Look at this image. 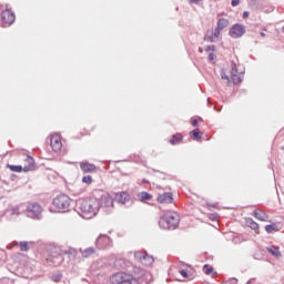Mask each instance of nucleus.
<instances>
[{
	"label": "nucleus",
	"instance_id": "1",
	"mask_svg": "<svg viewBox=\"0 0 284 284\" xmlns=\"http://www.w3.org/2000/svg\"><path fill=\"white\" fill-rule=\"evenodd\" d=\"M74 210L80 216H82V219H94V216L99 214V199H80L75 202Z\"/></svg>",
	"mask_w": 284,
	"mask_h": 284
},
{
	"label": "nucleus",
	"instance_id": "2",
	"mask_svg": "<svg viewBox=\"0 0 284 284\" xmlns=\"http://www.w3.org/2000/svg\"><path fill=\"white\" fill-rule=\"evenodd\" d=\"M179 221L178 213L166 212L160 217L159 225L162 230H176Z\"/></svg>",
	"mask_w": 284,
	"mask_h": 284
},
{
	"label": "nucleus",
	"instance_id": "3",
	"mask_svg": "<svg viewBox=\"0 0 284 284\" xmlns=\"http://www.w3.org/2000/svg\"><path fill=\"white\" fill-rule=\"evenodd\" d=\"M110 283L111 284H141L143 283V278L142 277L136 278L130 274L120 272V273H114L110 277Z\"/></svg>",
	"mask_w": 284,
	"mask_h": 284
},
{
	"label": "nucleus",
	"instance_id": "4",
	"mask_svg": "<svg viewBox=\"0 0 284 284\" xmlns=\"http://www.w3.org/2000/svg\"><path fill=\"white\" fill-rule=\"evenodd\" d=\"M99 201V211L102 210L104 214H112L114 212V199L112 195L105 193L101 195Z\"/></svg>",
	"mask_w": 284,
	"mask_h": 284
},
{
	"label": "nucleus",
	"instance_id": "5",
	"mask_svg": "<svg viewBox=\"0 0 284 284\" xmlns=\"http://www.w3.org/2000/svg\"><path fill=\"white\" fill-rule=\"evenodd\" d=\"M72 200L67 194H60L53 199V205L59 212H70Z\"/></svg>",
	"mask_w": 284,
	"mask_h": 284
},
{
	"label": "nucleus",
	"instance_id": "6",
	"mask_svg": "<svg viewBox=\"0 0 284 284\" xmlns=\"http://www.w3.org/2000/svg\"><path fill=\"white\" fill-rule=\"evenodd\" d=\"M28 219L34 221H41V214H43V206L38 202H29L26 209Z\"/></svg>",
	"mask_w": 284,
	"mask_h": 284
},
{
	"label": "nucleus",
	"instance_id": "7",
	"mask_svg": "<svg viewBox=\"0 0 284 284\" xmlns=\"http://www.w3.org/2000/svg\"><path fill=\"white\" fill-rule=\"evenodd\" d=\"M114 243L112 242V237L108 234H100L95 240V248L97 250H110Z\"/></svg>",
	"mask_w": 284,
	"mask_h": 284
},
{
	"label": "nucleus",
	"instance_id": "8",
	"mask_svg": "<svg viewBox=\"0 0 284 284\" xmlns=\"http://www.w3.org/2000/svg\"><path fill=\"white\" fill-rule=\"evenodd\" d=\"M229 34L232 39H241V37L245 34V26L241 23L233 24V27L229 31Z\"/></svg>",
	"mask_w": 284,
	"mask_h": 284
},
{
	"label": "nucleus",
	"instance_id": "9",
	"mask_svg": "<svg viewBox=\"0 0 284 284\" xmlns=\"http://www.w3.org/2000/svg\"><path fill=\"white\" fill-rule=\"evenodd\" d=\"M16 19L17 17L14 16V12H12L10 9H6L1 13V21L6 26H12Z\"/></svg>",
	"mask_w": 284,
	"mask_h": 284
},
{
	"label": "nucleus",
	"instance_id": "10",
	"mask_svg": "<svg viewBox=\"0 0 284 284\" xmlns=\"http://www.w3.org/2000/svg\"><path fill=\"white\" fill-rule=\"evenodd\" d=\"M50 144L53 152H61V149L63 148V143L61 142V135L59 134L51 135Z\"/></svg>",
	"mask_w": 284,
	"mask_h": 284
},
{
	"label": "nucleus",
	"instance_id": "11",
	"mask_svg": "<svg viewBox=\"0 0 284 284\" xmlns=\"http://www.w3.org/2000/svg\"><path fill=\"white\" fill-rule=\"evenodd\" d=\"M231 74H232V81L233 83H241L243 79L241 78V72H239V69L236 68V62H231Z\"/></svg>",
	"mask_w": 284,
	"mask_h": 284
},
{
	"label": "nucleus",
	"instance_id": "12",
	"mask_svg": "<svg viewBox=\"0 0 284 284\" xmlns=\"http://www.w3.org/2000/svg\"><path fill=\"white\" fill-rule=\"evenodd\" d=\"M115 199L118 203H121L122 205H125V203H130V201L132 200L130 193L128 192L116 193Z\"/></svg>",
	"mask_w": 284,
	"mask_h": 284
},
{
	"label": "nucleus",
	"instance_id": "13",
	"mask_svg": "<svg viewBox=\"0 0 284 284\" xmlns=\"http://www.w3.org/2000/svg\"><path fill=\"white\" fill-rule=\"evenodd\" d=\"M174 201V197L172 196V193L171 192H165L163 194H160L158 196V203H165V204H169V203H172Z\"/></svg>",
	"mask_w": 284,
	"mask_h": 284
},
{
	"label": "nucleus",
	"instance_id": "14",
	"mask_svg": "<svg viewBox=\"0 0 284 284\" xmlns=\"http://www.w3.org/2000/svg\"><path fill=\"white\" fill-rule=\"evenodd\" d=\"M80 254L82 258H90V256H93V254H97V248L93 246L87 247V248H80Z\"/></svg>",
	"mask_w": 284,
	"mask_h": 284
},
{
	"label": "nucleus",
	"instance_id": "15",
	"mask_svg": "<svg viewBox=\"0 0 284 284\" xmlns=\"http://www.w3.org/2000/svg\"><path fill=\"white\" fill-rule=\"evenodd\" d=\"M24 161L27 164L23 166V172H32L34 170V159L28 155Z\"/></svg>",
	"mask_w": 284,
	"mask_h": 284
},
{
	"label": "nucleus",
	"instance_id": "16",
	"mask_svg": "<svg viewBox=\"0 0 284 284\" xmlns=\"http://www.w3.org/2000/svg\"><path fill=\"white\" fill-rule=\"evenodd\" d=\"M21 212L19 211V207L9 209L4 212V216H10L9 221H12L19 216Z\"/></svg>",
	"mask_w": 284,
	"mask_h": 284
},
{
	"label": "nucleus",
	"instance_id": "17",
	"mask_svg": "<svg viewBox=\"0 0 284 284\" xmlns=\"http://www.w3.org/2000/svg\"><path fill=\"white\" fill-rule=\"evenodd\" d=\"M80 169L82 170V172L88 173V172H94V170H97V166L90 162H82L80 164Z\"/></svg>",
	"mask_w": 284,
	"mask_h": 284
},
{
	"label": "nucleus",
	"instance_id": "18",
	"mask_svg": "<svg viewBox=\"0 0 284 284\" xmlns=\"http://www.w3.org/2000/svg\"><path fill=\"white\" fill-rule=\"evenodd\" d=\"M253 216H255V219H257L258 221H267L270 219V216L267 215V213H265V211L262 210H255L253 212Z\"/></svg>",
	"mask_w": 284,
	"mask_h": 284
},
{
	"label": "nucleus",
	"instance_id": "19",
	"mask_svg": "<svg viewBox=\"0 0 284 284\" xmlns=\"http://www.w3.org/2000/svg\"><path fill=\"white\" fill-rule=\"evenodd\" d=\"M181 141H183V134H181V133H176V134L172 135V138L170 139L171 145H179V143H181Z\"/></svg>",
	"mask_w": 284,
	"mask_h": 284
},
{
	"label": "nucleus",
	"instance_id": "20",
	"mask_svg": "<svg viewBox=\"0 0 284 284\" xmlns=\"http://www.w3.org/2000/svg\"><path fill=\"white\" fill-rule=\"evenodd\" d=\"M267 252H270V254H272L273 256H276V258H281V256H283L281 250L276 246L267 247Z\"/></svg>",
	"mask_w": 284,
	"mask_h": 284
},
{
	"label": "nucleus",
	"instance_id": "21",
	"mask_svg": "<svg viewBox=\"0 0 284 284\" xmlns=\"http://www.w3.org/2000/svg\"><path fill=\"white\" fill-rule=\"evenodd\" d=\"M190 136L193 141H201V139H203V136L201 135V130L199 129L191 131Z\"/></svg>",
	"mask_w": 284,
	"mask_h": 284
},
{
	"label": "nucleus",
	"instance_id": "22",
	"mask_svg": "<svg viewBox=\"0 0 284 284\" xmlns=\"http://www.w3.org/2000/svg\"><path fill=\"white\" fill-rule=\"evenodd\" d=\"M227 26H230V20L225 19V18H221L217 21V28L220 30H225V28H227Z\"/></svg>",
	"mask_w": 284,
	"mask_h": 284
},
{
	"label": "nucleus",
	"instance_id": "23",
	"mask_svg": "<svg viewBox=\"0 0 284 284\" xmlns=\"http://www.w3.org/2000/svg\"><path fill=\"white\" fill-rule=\"evenodd\" d=\"M142 265H145L146 267L152 265L154 263V257L150 256L148 253H145L144 257L141 261Z\"/></svg>",
	"mask_w": 284,
	"mask_h": 284
},
{
	"label": "nucleus",
	"instance_id": "24",
	"mask_svg": "<svg viewBox=\"0 0 284 284\" xmlns=\"http://www.w3.org/2000/svg\"><path fill=\"white\" fill-rule=\"evenodd\" d=\"M265 231L267 234H272L273 232H278V229L276 227V224H267Z\"/></svg>",
	"mask_w": 284,
	"mask_h": 284
},
{
	"label": "nucleus",
	"instance_id": "25",
	"mask_svg": "<svg viewBox=\"0 0 284 284\" xmlns=\"http://www.w3.org/2000/svg\"><path fill=\"white\" fill-rule=\"evenodd\" d=\"M151 199H152V194L148 192H142L140 195V201L142 202L150 201Z\"/></svg>",
	"mask_w": 284,
	"mask_h": 284
},
{
	"label": "nucleus",
	"instance_id": "26",
	"mask_svg": "<svg viewBox=\"0 0 284 284\" xmlns=\"http://www.w3.org/2000/svg\"><path fill=\"white\" fill-rule=\"evenodd\" d=\"M61 278H63V275L61 273H55L51 276L53 283H61Z\"/></svg>",
	"mask_w": 284,
	"mask_h": 284
},
{
	"label": "nucleus",
	"instance_id": "27",
	"mask_svg": "<svg viewBox=\"0 0 284 284\" xmlns=\"http://www.w3.org/2000/svg\"><path fill=\"white\" fill-rule=\"evenodd\" d=\"M146 253H143L141 251H138L134 253V258H136V261H140V263L143 261L144 256Z\"/></svg>",
	"mask_w": 284,
	"mask_h": 284
},
{
	"label": "nucleus",
	"instance_id": "28",
	"mask_svg": "<svg viewBox=\"0 0 284 284\" xmlns=\"http://www.w3.org/2000/svg\"><path fill=\"white\" fill-rule=\"evenodd\" d=\"M19 247L21 252H28V250H30V246H28V242H20Z\"/></svg>",
	"mask_w": 284,
	"mask_h": 284
},
{
	"label": "nucleus",
	"instance_id": "29",
	"mask_svg": "<svg viewBox=\"0 0 284 284\" xmlns=\"http://www.w3.org/2000/svg\"><path fill=\"white\" fill-rule=\"evenodd\" d=\"M11 172H23V166L21 165H10Z\"/></svg>",
	"mask_w": 284,
	"mask_h": 284
},
{
	"label": "nucleus",
	"instance_id": "30",
	"mask_svg": "<svg viewBox=\"0 0 284 284\" xmlns=\"http://www.w3.org/2000/svg\"><path fill=\"white\" fill-rule=\"evenodd\" d=\"M7 255L6 251L0 248V265H3V262L6 261Z\"/></svg>",
	"mask_w": 284,
	"mask_h": 284
},
{
	"label": "nucleus",
	"instance_id": "31",
	"mask_svg": "<svg viewBox=\"0 0 284 284\" xmlns=\"http://www.w3.org/2000/svg\"><path fill=\"white\" fill-rule=\"evenodd\" d=\"M82 183H87V185H90V183H92V176L91 175H84L82 178Z\"/></svg>",
	"mask_w": 284,
	"mask_h": 284
},
{
	"label": "nucleus",
	"instance_id": "32",
	"mask_svg": "<svg viewBox=\"0 0 284 284\" xmlns=\"http://www.w3.org/2000/svg\"><path fill=\"white\" fill-rule=\"evenodd\" d=\"M204 41H206L207 43H214V36L213 34H211V36H209V34H206V36H204Z\"/></svg>",
	"mask_w": 284,
	"mask_h": 284
},
{
	"label": "nucleus",
	"instance_id": "33",
	"mask_svg": "<svg viewBox=\"0 0 284 284\" xmlns=\"http://www.w3.org/2000/svg\"><path fill=\"white\" fill-rule=\"evenodd\" d=\"M204 50H205V52H214V51H216V45H214V44L206 45L204 48Z\"/></svg>",
	"mask_w": 284,
	"mask_h": 284
},
{
	"label": "nucleus",
	"instance_id": "34",
	"mask_svg": "<svg viewBox=\"0 0 284 284\" xmlns=\"http://www.w3.org/2000/svg\"><path fill=\"white\" fill-rule=\"evenodd\" d=\"M221 30H222V29H220L219 27H216V29L214 30L213 37H214L215 39H219V37H221Z\"/></svg>",
	"mask_w": 284,
	"mask_h": 284
},
{
	"label": "nucleus",
	"instance_id": "35",
	"mask_svg": "<svg viewBox=\"0 0 284 284\" xmlns=\"http://www.w3.org/2000/svg\"><path fill=\"white\" fill-rule=\"evenodd\" d=\"M250 229L251 230H258V223L254 222V221H251L250 222Z\"/></svg>",
	"mask_w": 284,
	"mask_h": 284
},
{
	"label": "nucleus",
	"instance_id": "36",
	"mask_svg": "<svg viewBox=\"0 0 284 284\" xmlns=\"http://www.w3.org/2000/svg\"><path fill=\"white\" fill-rule=\"evenodd\" d=\"M221 79H223V81H230V75L227 73H225L224 71H222Z\"/></svg>",
	"mask_w": 284,
	"mask_h": 284
},
{
	"label": "nucleus",
	"instance_id": "37",
	"mask_svg": "<svg viewBox=\"0 0 284 284\" xmlns=\"http://www.w3.org/2000/svg\"><path fill=\"white\" fill-rule=\"evenodd\" d=\"M180 274H181V276H183V278L189 277L187 271H185V270H180Z\"/></svg>",
	"mask_w": 284,
	"mask_h": 284
},
{
	"label": "nucleus",
	"instance_id": "38",
	"mask_svg": "<svg viewBox=\"0 0 284 284\" xmlns=\"http://www.w3.org/2000/svg\"><path fill=\"white\" fill-rule=\"evenodd\" d=\"M239 3H241V0H232V1H231V6H232L233 8H236V6H239Z\"/></svg>",
	"mask_w": 284,
	"mask_h": 284
},
{
	"label": "nucleus",
	"instance_id": "39",
	"mask_svg": "<svg viewBox=\"0 0 284 284\" xmlns=\"http://www.w3.org/2000/svg\"><path fill=\"white\" fill-rule=\"evenodd\" d=\"M191 123H192L193 128H197L199 126V120H196V119L192 120Z\"/></svg>",
	"mask_w": 284,
	"mask_h": 284
},
{
	"label": "nucleus",
	"instance_id": "40",
	"mask_svg": "<svg viewBox=\"0 0 284 284\" xmlns=\"http://www.w3.org/2000/svg\"><path fill=\"white\" fill-rule=\"evenodd\" d=\"M212 272H214V268L209 267V268L205 271V274L210 275V274H212Z\"/></svg>",
	"mask_w": 284,
	"mask_h": 284
},
{
	"label": "nucleus",
	"instance_id": "41",
	"mask_svg": "<svg viewBox=\"0 0 284 284\" xmlns=\"http://www.w3.org/2000/svg\"><path fill=\"white\" fill-rule=\"evenodd\" d=\"M207 59H209V61H214V53H210Z\"/></svg>",
	"mask_w": 284,
	"mask_h": 284
},
{
	"label": "nucleus",
	"instance_id": "42",
	"mask_svg": "<svg viewBox=\"0 0 284 284\" xmlns=\"http://www.w3.org/2000/svg\"><path fill=\"white\" fill-rule=\"evenodd\" d=\"M247 17H250V12L244 11V12H243V19H247Z\"/></svg>",
	"mask_w": 284,
	"mask_h": 284
},
{
	"label": "nucleus",
	"instance_id": "43",
	"mask_svg": "<svg viewBox=\"0 0 284 284\" xmlns=\"http://www.w3.org/2000/svg\"><path fill=\"white\" fill-rule=\"evenodd\" d=\"M201 1H203V0H190V3H196V4H199V3H201Z\"/></svg>",
	"mask_w": 284,
	"mask_h": 284
},
{
	"label": "nucleus",
	"instance_id": "44",
	"mask_svg": "<svg viewBox=\"0 0 284 284\" xmlns=\"http://www.w3.org/2000/svg\"><path fill=\"white\" fill-rule=\"evenodd\" d=\"M237 283H239V280L236 278L231 280V284H237Z\"/></svg>",
	"mask_w": 284,
	"mask_h": 284
},
{
	"label": "nucleus",
	"instance_id": "45",
	"mask_svg": "<svg viewBox=\"0 0 284 284\" xmlns=\"http://www.w3.org/2000/svg\"><path fill=\"white\" fill-rule=\"evenodd\" d=\"M197 50H199L200 54H203V48L200 47Z\"/></svg>",
	"mask_w": 284,
	"mask_h": 284
},
{
	"label": "nucleus",
	"instance_id": "46",
	"mask_svg": "<svg viewBox=\"0 0 284 284\" xmlns=\"http://www.w3.org/2000/svg\"><path fill=\"white\" fill-rule=\"evenodd\" d=\"M70 253L71 254H77V251L75 250H70Z\"/></svg>",
	"mask_w": 284,
	"mask_h": 284
},
{
	"label": "nucleus",
	"instance_id": "47",
	"mask_svg": "<svg viewBox=\"0 0 284 284\" xmlns=\"http://www.w3.org/2000/svg\"><path fill=\"white\" fill-rule=\"evenodd\" d=\"M142 183H150V181L143 179V180H142Z\"/></svg>",
	"mask_w": 284,
	"mask_h": 284
},
{
	"label": "nucleus",
	"instance_id": "48",
	"mask_svg": "<svg viewBox=\"0 0 284 284\" xmlns=\"http://www.w3.org/2000/svg\"><path fill=\"white\" fill-rule=\"evenodd\" d=\"M209 207H216V205H214V204H209Z\"/></svg>",
	"mask_w": 284,
	"mask_h": 284
},
{
	"label": "nucleus",
	"instance_id": "49",
	"mask_svg": "<svg viewBox=\"0 0 284 284\" xmlns=\"http://www.w3.org/2000/svg\"><path fill=\"white\" fill-rule=\"evenodd\" d=\"M260 36H261V37H265V32H261Z\"/></svg>",
	"mask_w": 284,
	"mask_h": 284
},
{
	"label": "nucleus",
	"instance_id": "50",
	"mask_svg": "<svg viewBox=\"0 0 284 284\" xmlns=\"http://www.w3.org/2000/svg\"><path fill=\"white\" fill-rule=\"evenodd\" d=\"M214 110H216V112H221V109H217L216 106L214 108Z\"/></svg>",
	"mask_w": 284,
	"mask_h": 284
},
{
	"label": "nucleus",
	"instance_id": "51",
	"mask_svg": "<svg viewBox=\"0 0 284 284\" xmlns=\"http://www.w3.org/2000/svg\"><path fill=\"white\" fill-rule=\"evenodd\" d=\"M59 258H60V263H61L63 261V256L60 255Z\"/></svg>",
	"mask_w": 284,
	"mask_h": 284
},
{
	"label": "nucleus",
	"instance_id": "52",
	"mask_svg": "<svg viewBox=\"0 0 284 284\" xmlns=\"http://www.w3.org/2000/svg\"><path fill=\"white\" fill-rule=\"evenodd\" d=\"M81 281L88 283V280H85V278H82Z\"/></svg>",
	"mask_w": 284,
	"mask_h": 284
},
{
	"label": "nucleus",
	"instance_id": "53",
	"mask_svg": "<svg viewBox=\"0 0 284 284\" xmlns=\"http://www.w3.org/2000/svg\"><path fill=\"white\" fill-rule=\"evenodd\" d=\"M246 284H252V281H248Z\"/></svg>",
	"mask_w": 284,
	"mask_h": 284
},
{
	"label": "nucleus",
	"instance_id": "54",
	"mask_svg": "<svg viewBox=\"0 0 284 284\" xmlns=\"http://www.w3.org/2000/svg\"><path fill=\"white\" fill-rule=\"evenodd\" d=\"M204 267H207V264H205Z\"/></svg>",
	"mask_w": 284,
	"mask_h": 284
},
{
	"label": "nucleus",
	"instance_id": "55",
	"mask_svg": "<svg viewBox=\"0 0 284 284\" xmlns=\"http://www.w3.org/2000/svg\"><path fill=\"white\" fill-rule=\"evenodd\" d=\"M283 32H284V26H283Z\"/></svg>",
	"mask_w": 284,
	"mask_h": 284
},
{
	"label": "nucleus",
	"instance_id": "56",
	"mask_svg": "<svg viewBox=\"0 0 284 284\" xmlns=\"http://www.w3.org/2000/svg\"><path fill=\"white\" fill-rule=\"evenodd\" d=\"M0 221H1V217H0Z\"/></svg>",
	"mask_w": 284,
	"mask_h": 284
}]
</instances>
